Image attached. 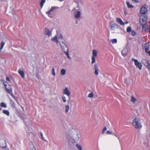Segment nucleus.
<instances>
[{"mask_svg": "<svg viewBox=\"0 0 150 150\" xmlns=\"http://www.w3.org/2000/svg\"><path fill=\"white\" fill-rule=\"evenodd\" d=\"M4 141V142L6 143V142L5 141Z\"/></svg>", "mask_w": 150, "mask_h": 150, "instance_id": "obj_56", "label": "nucleus"}, {"mask_svg": "<svg viewBox=\"0 0 150 150\" xmlns=\"http://www.w3.org/2000/svg\"><path fill=\"white\" fill-rule=\"evenodd\" d=\"M59 7L57 6H52L50 10L46 12V13L48 15L49 17L51 18L53 17V14L52 12L53 11L56 12L57 11V9Z\"/></svg>", "mask_w": 150, "mask_h": 150, "instance_id": "obj_3", "label": "nucleus"}, {"mask_svg": "<svg viewBox=\"0 0 150 150\" xmlns=\"http://www.w3.org/2000/svg\"><path fill=\"white\" fill-rule=\"evenodd\" d=\"M22 108H23V107L22 106H21Z\"/></svg>", "mask_w": 150, "mask_h": 150, "instance_id": "obj_58", "label": "nucleus"}, {"mask_svg": "<svg viewBox=\"0 0 150 150\" xmlns=\"http://www.w3.org/2000/svg\"><path fill=\"white\" fill-rule=\"evenodd\" d=\"M66 70L64 69H62L61 71V74L62 75H64L66 74Z\"/></svg>", "mask_w": 150, "mask_h": 150, "instance_id": "obj_27", "label": "nucleus"}, {"mask_svg": "<svg viewBox=\"0 0 150 150\" xmlns=\"http://www.w3.org/2000/svg\"><path fill=\"white\" fill-rule=\"evenodd\" d=\"M69 109V105H66L65 106V111L66 113H67Z\"/></svg>", "mask_w": 150, "mask_h": 150, "instance_id": "obj_31", "label": "nucleus"}, {"mask_svg": "<svg viewBox=\"0 0 150 150\" xmlns=\"http://www.w3.org/2000/svg\"><path fill=\"white\" fill-rule=\"evenodd\" d=\"M3 49L2 48H0V53L1 52V50L2 49Z\"/></svg>", "mask_w": 150, "mask_h": 150, "instance_id": "obj_54", "label": "nucleus"}, {"mask_svg": "<svg viewBox=\"0 0 150 150\" xmlns=\"http://www.w3.org/2000/svg\"><path fill=\"white\" fill-rule=\"evenodd\" d=\"M144 46L145 52L146 53H147L148 51L149 50L150 46L149 44L147 43H145Z\"/></svg>", "mask_w": 150, "mask_h": 150, "instance_id": "obj_17", "label": "nucleus"}, {"mask_svg": "<svg viewBox=\"0 0 150 150\" xmlns=\"http://www.w3.org/2000/svg\"><path fill=\"white\" fill-rule=\"evenodd\" d=\"M56 36L59 41L60 40H63V36L60 33L57 32Z\"/></svg>", "mask_w": 150, "mask_h": 150, "instance_id": "obj_12", "label": "nucleus"}, {"mask_svg": "<svg viewBox=\"0 0 150 150\" xmlns=\"http://www.w3.org/2000/svg\"><path fill=\"white\" fill-rule=\"evenodd\" d=\"M62 99L63 101L64 102H66V98L65 96H62Z\"/></svg>", "mask_w": 150, "mask_h": 150, "instance_id": "obj_39", "label": "nucleus"}, {"mask_svg": "<svg viewBox=\"0 0 150 150\" xmlns=\"http://www.w3.org/2000/svg\"><path fill=\"white\" fill-rule=\"evenodd\" d=\"M3 113L7 116H9L10 115L9 111L6 110H2Z\"/></svg>", "mask_w": 150, "mask_h": 150, "instance_id": "obj_21", "label": "nucleus"}, {"mask_svg": "<svg viewBox=\"0 0 150 150\" xmlns=\"http://www.w3.org/2000/svg\"><path fill=\"white\" fill-rule=\"evenodd\" d=\"M4 86L5 87V89L6 88H7V85L6 84H5L4 83Z\"/></svg>", "mask_w": 150, "mask_h": 150, "instance_id": "obj_51", "label": "nucleus"}, {"mask_svg": "<svg viewBox=\"0 0 150 150\" xmlns=\"http://www.w3.org/2000/svg\"><path fill=\"white\" fill-rule=\"evenodd\" d=\"M126 4L127 5V7L128 8H133V6L132 5L130 4L129 3V2L127 1L126 2Z\"/></svg>", "mask_w": 150, "mask_h": 150, "instance_id": "obj_24", "label": "nucleus"}, {"mask_svg": "<svg viewBox=\"0 0 150 150\" xmlns=\"http://www.w3.org/2000/svg\"><path fill=\"white\" fill-rule=\"evenodd\" d=\"M136 100V99L133 96H131V101L133 103H134Z\"/></svg>", "mask_w": 150, "mask_h": 150, "instance_id": "obj_28", "label": "nucleus"}, {"mask_svg": "<svg viewBox=\"0 0 150 150\" xmlns=\"http://www.w3.org/2000/svg\"><path fill=\"white\" fill-rule=\"evenodd\" d=\"M76 147L79 150H82V148L80 145L76 144Z\"/></svg>", "mask_w": 150, "mask_h": 150, "instance_id": "obj_35", "label": "nucleus"}, {"mask_svg": "<svg viewBox=\"0 0 150 150\" xmlns=\"http://www.w3.org/2000/svg\"><path fill=\"white\" fill-rule=\"evenodd\" d=\"M61 48L63 50H65V48L67 47V44L64 41H62L61 43H60Z\"/></svg>", "mask_w": 150, "mask_h": 150, "instance_id": "obj_11", "label": "nucleus"}, {"mask_svg": "<svg viewBox=\"0 0 150 150\" xmlns=\"http://www.w3.org/2000/svg\"><path fill=\"white\" fill-rule=\"evenodd\" d=\"M64 52L66 54V55L67 56V55H69V50H68V49H67V52L64 51Z\"/></svg>", "mask_w": 150, "mask_h": 150, "instance_id": "obj_43", "label": "nucleus"}, {"mask_svg": "<svg viewBox=\"0 0 150 150\" xmlns=\"http://www.w3.org/2000/svg\"><path fill=\"white\" fill-rule=\"evenodd\" d=\"M93 93L92 92H91L88 94V97L89 98H92L93 97Z\"/></svg>", "mask_w": 150, "mask_h": 150, "instance_id": "obj_38", "label": "nucleus"}, {"mask_svg": "<svg viewBox=\"0 0 150 150\" xmlns=\"http://www.w3.org/2000/svg\"><path fill=\"white\" fill-rule=\"evenodd\" d=\"M121 53L122 55L124 56H126L127 54V51L126 49H124L121 52Z\"/></svg>", "mask_w": 150, "mask_h": 150, "instance_id": "obj_18", "label": "nucleus"}, {"mask_svg": "<svg viewBox=\"0 0 150 150\" xmlns=\"http://www.w3.org/2000/svg\"><path fill=\"white\" fill-rule=\"evenodd\" d=\"M131 32V34L132 36H134L136 34V32L133 30H132Z\"/></svg>", "mask_w": 150, "mask_h": 150, "instance_id": "obj_40", "label": "nucleus"}, {"mask_svg": "<svg viewBox=\"0 0 150 150\" xmlns=\"http://www.w3.org/2000/svg\"><path fill=\"white\" fill-rule=\"evenodd\" d=\"M30 144L31 145V147H32L31 150H36V149L33 144L31 143Z\"/></svg>", "mask_w": 150, "mask_h": 150, "instance_id": "obj_33", "label": "nucleus"}, {"mask_svg": "<svg viewBox=\"0 0 150 150\" xmlns=\"http://www.w3.org/2000/svg\"><path fill=\"white\" fill-rule=\"evenodd\" d=\"M64 52L66 54V55L67 56V55H69V50H68V49H67V52L64 51Z\"/></svg>", "mask_w": 150, "mask_h": 150, "instance_id": "obj_42", "label": "nucleus"}, {"mask_svg": "<svg viewBox=\"0 0 150 150\" xmlns=\"http://www.w3.org/2000/svg\"><path fill=\"white\" fill-rule=\"evenodd\" d=\"M108 134H112V133L109 131H107L106 132Z\"/></svg>", "mask_w": 150, "mask_h": 150, "instance_id": "obj_47", "label": "nucleus"}, {"mask_svg": "<svg viewBox=\"0 0 150 150\" xmlns=\"http://www.w3.org/2000/svg\"><path fill=\"white\" fill-rule=\"evenodd\" d=\"M44 33L45 35L49 37L52 35V31L49 29L48 28H46L45 29Z\"/></svg>", "mask_w": 150, "mask_h": 150, "instance_id": "obj_7", "label": "nucleus"}, {"mask_svg": "<svg viewBox=\"0 0 150 150\" xmlns=\"http://www.w3.org/2000/svg\"><path fill=\"white\" fill-rule=\"evenodd\" d=\"M128 23V22H127V23H126V24H127V23Z\"/></svg>", "mask_w": 150, "mask_h": 150, "instance_id": "obj_57", "label": "nucleus"}, {"mask_svg": "<svg viewBox=\"0 0 150 150\" xmlns=\"http://www.w3.org/2000/svg\"><path fill=\"white\" fill-rule=\"evenodd\" d=\"M114 135L116 137H117V138H118V139H119V141H120V136H118L116 134H114Z\"/></svg>", "mask_w": 150, "mask_h": 150, "instance_id": "obj_45", "label": "nucleus"}, {"mask_svg": "<svg viewBox=\"0 0 150 150\" xmlns=\"http://www.w3.org/2000/svg\"><path fill=\"white\" fill-rule=\"evenodd\" d=\"M132 28L130 27H128L127 29V32L130 33L132 31Z\"/></svg>", "mask_w": 150, "mask_h": 150, "instance_id": "obj_30", "label": "nucleus"}, {"mask_svg": "<svg viewBox=\"0 0 150 150\" xmlns=\"http://www.w3.org/2000/svg\"><path fill=\"white\" fill-rule=\"evenodd\" d=\"M75 17L77 19L79 18L80 16L81 13L79 11H77L74 13Z\"/></svg>", "mask_w": 150, "mask_h": 150, "instance_id": "obj_15", "label": "nucleus"}, {"mask_svg": "<svg viewBox=\"0 0 150 150\" xmlns=\"http://www.w3.org/2000/svg\"><path fill=\"white\" fill-rule=\"evenodd\" d=\"M10 104L11 105L13 108H14L16 107V104L14 103L13 100L11 98H10Z\"/></svg>", "mask_w": 150, "mask_h": 150, "instance_id": "obj_19", "label": "nucleus"}, {"mask_svg": "<svg viewBox=\"0 0 150 150\" xmlns=\"http://www.w3.org/2000/svg\"><path fill=\"white\" fill-rule=\"evenodd\" d=\"M93 55L92 56L94 57H96L97 56V51L95 50L93 51L92 52Z\"/></svg>", "mask_w": 150, "mask_h": 150, "instance_id": "obj_26", "label": "nucleus"}, {"mask_svg": "<svg viewBox=\"0 0 150 150\" xmlns=\"http://www.w3.org/2000/svg\"><path fill=\"white\" fill-rule=\"evenodd\" d=\"M40 135H41V136L42 138L43 139H44V137H43V134H42V133L41 132H40Z\"/></svg>", "mask_w": 150, "mask_h": 150, "instance_id": "obj_46", "label": "nucleus"}, {"mask_svg": "<svg viewBox=\"0 0 150 150\" xmlns=\"http://www.w3.org/2000/svg\"><path fill=\"white\" fill-rule=\"evenodd\" d=\"M51 40L53 42H55L57 44L59 43V41L58 40L56 35L52 37L51 39Z\"/></svg>", "mask_w": 150, "mask_h": 150, "instance_id": "obj_10", "label": "nucleus"}, {"mask_svg": "<svg viewBox=\"0 0 150 150\" xmlns=\"http://www.w3.org/2000/svg\"><path fill=\"white\" fill-rule=\"evenodd\" d=\"M0 104L1 107L2 108H6L7 107L6 104L3 102H1Z\"/></svg>", "mask_w": 150, "mask_h": 150, "instance_id": "obj_22", "label": "nucleus"}, {"mask_svg": "<svg viewBox=\"0 0 150 150\" xmlns=\"http://www.w3.org/2000/svg\"><path fill=\"white\" fill-rule=\"evenodd\" d=\"M0 1H3V0H0Z\"/></svg>", "mask_w": 150, "mask_h": 150, "instance_id": "obj_55", "label": "nucleus"}, {"mask_svg": "<svg viewBox=\"0 0 150 150\" xmlns=\"http://www.w3.org/2000/svg\"><path fill=\"white\" fill-rule=\"evenodd\" d=\"M5 42L4 41L1 42V45L0 48L2 49L4 47L5 45Z\"/></svg>", "mask_w": 150, "mask_h": 150, "instance_id": "obj_32", "label": "nucleus"}, {"mask_svg": "<svg viewBox=\"0 0 150 150\" xmlns=\"http://www.w3.org/2000/svg\"><path fill=\"white\" fill-rule=\"evenodd\" d=\"M63 93L64 94L67 95L69 97L70 96V93L69 92V90L67 88H66L63 90Z\"/></svg>", "mask_w": 150, "mask_h": 150, "instance_id": "obj_8", "label": "nucleus"}, {"mask_svg": "<svg viewBox=\"0 0 150 150\" xmlns=\"http://www.w3.org/2000/svg\"><path fill=\"white\" fill-rule=\"evenodd\" d=\"M3 147L4 150H8L5 146L4 147Z\"/></svg>", "mask_w": 150, "mask_h": 150, "instance_id": "obj_48", "label": "nucleus"}, {"mask_svg": "<svg viewBox=\"0 0 150 150\" xmlns=\"http://www.w3.org/2000/svg\"><path fill=\"white\" fill-rule=\"evenodd\" d=\"M6 79L7 81H10V79L8 77H6Z\"/></svg>", "mask_w": 150, "mask_h": 150, "instance_id": "obj_50", "label": "nucleus"}, {"mask_svg": "<svg viewBox=\"0 0 150 150\" xmlns=\"http://www.w3.org/2000/svg\"><path fill=\"white\" fill-rule=\"evenodd\" d=\"M148 7L145 4L143 6L140 8V14L139 15V19H143L144 21L145 19H147L148 17L146 13L148 11Z\"/></svg>", "mask_w": 150, "mask_h": 150, "instance_id": "obj_1", "label": "nucleus"}, {"mask_svg": "<svg viewBox=\"0 0 150 150\" xmlns=\"http://www.w3.org/2000/svg\"><path fill=\"white\" fill-rule=\"evenodd\" d=\"M95 61H96V60H95V57H94L93 56H92L91 63L92 64L94 63L95 62Z\"/></svg>", "mask_w": 150, "mask_h": 150, "instance_id": "obj_34", "label": "nucleus"}, {"mask_svg": "<svg viewBox=\"0 0 150 150\" xmlns=\"http://www.w3.org/2000/svg\"><path fill=\"white\" fill-rule=\"evenodd\" d=\"M107 128L106 127H105L103 129L102 131V133H104L105 131L106 130Z\"/></svg>", "mask_w": 150, "mask_h": 150, "instance_id": "obj_44", "label": "nucleus"}, {"mask_svg": "<svg viewBox=\"0 0 150 150\" xmlns=\"http://www.w3.org/2000/svg\"><path fill=\"white\" fill-rule=\"evenodd\" d=\"M25 129L28 135L29 136L31 135L32 137L33 136L34 134L33 133V131L30 126H26Z\"/></svg>", "mask_w": 150, "mask_h": 150, "instance_id": "obj_4", "label": "nucleus"}, {"mask_svg": "<svg viewBox=\"0 0 150 150\" xmlns=\"http://www.w3.org/2000/svg\"><path fill=\"white\" fill-rule=\"evenodd\" d=\"M147 19H145L144 21L143 19H140V22L141 25L142 26L143 29H146L147 26Z\"/></svg>", "mask_w": 150, "mask_h": 150, "instance_id": "obj_6", "label": "nucleus"}, {"mask_svg": "<svg viewBox=\"0 0 150 150\" xmlns=\"http://www.w3.org/2000/svg\"><path fill=\"white\" fill-rule=\"evenodd\" d=\"M9 87L8 89V88H6L5 89V90L11 96L12 94H13L12 93V89L10 84H9Z\"/></svg>", "mask_w": 150, "mask_h": 150, "instance_id": "obj_9", "label": "nucleus"}, {"mask_svg": "<svg viewBox=\"0 0 150 150\" xmlns=\"http://www.w3.org/2000/svg\"><path fill=\"white\" fill-rule=\"evenodd\" d=\"M94 69H95V74L96 75H98V67L96 64L94 65Z\"/></svg>", "mask_w": 150, "mask_h": 150, "instance_id": "obj_13", "label": "nucleus"}, {"mask_svg": "<svg viewBox=\"0 0 150 150\" xmlns=\"http://www.w3.org/2000/svg\"><path fill=\"white\" fill-rule=\"evenodd\" d=\"M110 41L113 44L117 42V40L116 39H111Z\"/></svg>", "mask_w": 150, "mask_h": 150, "instance_id": "obj_29", "label": "nucleus"}, {"mask_svg": "<svg viewBox=\"0 0 150 150\" xmlns=\"http://www.w3.org/2000/svg\"><path fill=\"white\" fill-rule=\"evenodd\" d=\"M11 96L13 98L15 99L16 101H18V99L15 96H14L13 94H12V95Z\"/></svg>", "mask_w": 150, "mask_h": 150, "instance_id": "obj_36", "label": "nucleus"}, {"mask_svg": "<svg viewBox=\"0 0 150 150\" xmlns=\"http://www.w3.org/2000/svg\"><path fill=\"white\" fill-rule=\"evenodd\" d=\"M45 0H41V1L40 2V5L41 7V8H42V7L44 4L45 3Z\"/></svg>", "mask_w": 150, "mask_h": 150, "instance_id": "obj_23", "label": "nucleus"}, {"mask_svg": "<svg viewBox=\"0 0 150 150\" xmlns=\"http://www.w3.org/2000/svg\"><path fill=\"white\" fill-rule=\"evenodd\" d=\"M132 1L135 2V3H138L139 1L137 0H131Z\"/></svg>", "mask_w": 150, "mask_h": 150, "instance_id": "obj_49", "label": "nucleus"}, {"mask_svg": "<svg viewBox=\"0 0 150 150\" xmlns=\"http://www.w3.org/2000/svg\"><path fill=\"white\" fill-rule=\"evenodd\" d=\"M67 57L68 59H71V57H70V56H69V55H67Z\"/></svg>", "mask_w": 150, "mask_h": 150, "instance_id": "obj_52", "label": "nucleus"}, {"mask_svg": "<svg viewBox=\"0 0 150 150\" xmlns=\"http://www.w3.org/2000/svg\"><path fill=\"white\" fill-rule=\"evenodd\" d=\"M52 74L53 76H55V69L54 67H53L52 69Z\"/></svg>", "mask_w": 150, "mask_h": 150, "instance_id": "obj_41", "label": "nucleus"}, {"mask_svg": "<svg viewBox=\"0 0 150 150\" xmlns=\"http://www.w3.org/2000/svg\"><path fill=\"white\" fill-rule=\"evenodd\" d=\"M18 73L21 75V77L24 79L25 78V73L23 71L19 70H18Z\"/></svg>", "mask_w": 150, "mask_h": 150, "instance_id": "obj_14", "label": "nucleus"}, {"mask_svg": "<svg viewBox=\"0 0 150 150\" xmlns=\"http://www.w3.org/2000/svg\"><path fill=\"white\" fill-rule=\"evenodd\" d=\"M146 53H148L149 55L150 56V50L149 51H148V52Z\"/></svg>", "mask_w": 150, "mask_h": 150, "instance_id": "obj_53", "label": "nucleus"}, {"mask_svg": "<svg viewBox=\"0 0 150 150\" xmlns=\"http://www.w3.org/2000/svg\"><path fill=\"white\" fill-rule=\"evenodd\" d=\"M132 60L134 62V64L139 69H141L142 67V63L139 62V61L136 59L132 58Z\"/></svg>", "mask_w": 150, "mask_h": 150, "instance_id": "obj_5", "label": "nucleus"}, {"mask_svg": "<svg viewBox=\"0 0 150 150\" xmlns=\"http://www.w3.org/2000/svg\"><path fill=\"white\" fill-rule=\"evenodd\" d=\"M76 136L75 138H74L73 137L71 136V139H72L74 141H76L79 139V137L78 134H75L74 135Z\"/></svg>", "mask_w": 150, "mask_h": 150, "instance_id": "obj_20", "label": "nucleus"}, {"mask_svg": "<svg viewBox=\"0 0 150 150\" xmlns=\"http://www.w3.org/2000/svg\"><path fill=\"white\" fill-rule=\"evenodd\" d=\"M110 25L111 29V30H113V28H115L116 27V25L115 24H112V23L111 22L110 23Z\"/></svg>", "mask_w": 150, "mask_h": 150, "instance_id": "obj_25", "label": "nucleus"}, {"mask_svg": "<svg viewBox=\"0 0 150 150\" xmlns=\"http://www.w3.org/2000/svg\"><path fill=\"white\" fill-rule=\"evenodd\" d=\"M132 124L135 128L137 129H140L142 127L139 120V119L136 117H135V118L133 120Z\"/></svg>", "mask_w": 150, "mask_h": 150, "instance_id": "obj_2", "label": "nucleus"}, {"mask_svg": "<svg viewBox=\"0 0 150 150\" xmlns=\"http://www.w3.org/2000/svg\"><path fill=\"white\" fill-rule=\"evenodd\" d=\"M116 21L118 23H119L120 24L122 25H124L125 23L122 21V19L120 18H116Z\"/></svg>", "mask_w": 150, "mask_h": 150, "instance_id": "obj_16", "label": "nucleus"}, {"mask_svg": "<svg viewBox=\"0 0 150 150\" xmlns=\"http://www.w3.org/2000/svg\"><path fill=\"white\" fill-rule=\"evenodd\" d=\"M146 67L150 71V63H147V64L146 65Z\"/></svg>", "mask_w": 150, "mask_h": 150, "instance_id": "obj_37", "label": "nucleus"}]
</instances>
